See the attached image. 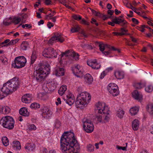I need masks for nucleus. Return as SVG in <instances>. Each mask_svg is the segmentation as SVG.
<instances>
[{
  "label": "nucleus",
  "instance_id": "nucleus-17",
  "mask_svg": "<svg viewBox=\"0 0 153 153\" xmlns=\"http://www.w3.org/2000/svg\"><path fill=\"white\" fill-rule=\"evenodd\" d=\"M42 115L44 118H48L51 116L52 112L47 107H44L42 109Z\"/></svg>",
  "mask_w": 153,
  "mask_h": 153
},
{
  "label": "nucleus",
  "instance_id": "nucleus-52",
  "mask_svg": "<svg viewBox=\"0 0 153 153\" xmlns=\"http://www.w3.org/2000/svg\"><path fill=\"white\" fill-rule=\"evenodd\" d=\"M60 123L58 121H56L55 124V127L56 128H59L60 126Z\"/></svg>",
  "mask_w": 153,
  "mask_h": 153
},
{
  "label": "nucleus",
  "instance_id": "nucleus-39",
  "mask_svg": "<svg viewBox=\"0 0 153 153\" xmlns=\"http://www.w3.org/2000/svg\"><path fill=\"white\" fill-rule=\"evenodd\" d=\"M40 105L38 103H32L30 106V107L31 109H36L40 108Z\"/></svg>",
  "mask_w": 153,
  "mask_h": 153
},
{
  "label": "nucleus",
  "instance_id": "nucleus-37",
  "mask_svg": "<svg viewBox=\"0 0 153 153\" xmlns=\"http://www.w3.org/2000/svg\"><path fill=\"white\" fill-rule=\"evenodd\" d=\"M124 111L123 110L119 109L117 112V115L118 117L122 118L124 115Z\"/></svg>",
  "mask_w": 153,
  "mask_h": 153
},
{
  "label": "nucleus",
  "instance_id": "nucleus-8",
  "mask_svg": "<svg viewBox=\"0 0 153 153\" xmlns=\"http://www.w3.org/2000/svg\"><path fill=\"white\" fill-rule=\"evenodd\" d=\"M109 92L114 96L118 95L119 92L117 85L114 83H109L107 87Z\"/></svg>",
  "mask_w": 153,
  "mask_h": 153
},
{
  "label": "nucleus",
  "instance_id": "nucleus-55",
  "mask_svg": "<svg viewBox=\"0 0 153 153\" xmlns=\"http://www.w3.org/2000/svg\"><path fill=\"white\" fill-rule=\"evenodd\" d=\"M116 148L118 149H122L123 150H126V147H125L120 146H117Z\"/></svg>",
  "mask_w": 153,
  "mask_h": 153
},
{
  "label": "nucleus",
  "instance_id": "nucleus-48",
  "mask_svg": "<svg viewBox=\"0 0 153 153\" xmlns=\"http://www.w3.org/2000/svg\"><path fill=\"white\" fill-rule=\"evenodd\" d=\"M73 17L74 19L78 21L82 19V17L79 15H74L73 16Z\"/></svg>",
  "mask_w": 153,
  "mask_h": 153
},
{
  "label": "nucleus",
  "instance_id": "nucleus-6",
  "mask_svg": "<svg viewBox=\"0 0 153 153\" xmlns=\"http://www.w3.org/2000/svg\"><path fill=\"white\" fill-rule=\"evenodd\" d=\"M95 106L96 109L98 111L97 112L99 114H105L106 113L110 112L105 103L98 102L96 104Z\"/></svg>",
  "mask_w": 153,
  "mask_h": 153
},
{
  "label": "nucleus",
  "instance_id": "nucleus-19",
  "mask_svg": "<svg viewBox=\"0 0 153 153\" xmlns=\"http://www.w3.org/2000/svg\"><path fill=\"white\" fill-rule=\"evenodd\" d=\"M133 97L135 99L139 101H141L143 99V96L142 94L137 90H135L132 93Z\"/></svg>",
  "mask_w": 153,
  "mask_h": 153
},
{
  "label": "nucleus",
  "instance_id": "nucleus-24",
  "mask_svg": "<svg viewBox=\"0 0 153 153\" xmlns=\"http://www.w3.org/2000/svg\"><path fill=\"white\" fill-rule=\"evenodd\" d=\"M114 75L118 79H121L124 77V73L122 71H116L114 72Z\"/></svg>",
  "mask_w": 153,
  "mask_h": 153
},
{
  "label": "nucleus",
  "instance_id": "nucleus-41",
  "mask_svg": "<svg viewBox=\"0 0 153 153\" xmlns=\"http://www.w3.org/2000/svg\"><path fill=\"white\" fill-rule=\"evenodd\" d=\"M80 29V27L78 26L75 25L73 27H72L71 30V31L72 33H74L78 31Z\"/></svg>",
  "mask_w": 153,
  "mask_h": 153
},
{
  "label": "nucleus",
  "instance_id": "nucleus-35",
  "mask_svg": "<svg viewBox=\"0 0 153 153\" xmlns=\"http://www.w3.org/2000/svg\"><path fill=\"white\" fill-rule=\"evenodd\" d=\"M72 50H68L64 52H62V54L60 55L61 56V58H62L64 56H71V55H72L71 54V53H72Z\"/></svg>",
  "mask_w": 153,
  "mask_h": 153
},
{
  "label": "nucleus",
  "instance_id": "nucleus-27",
  "mask_svg": "<svg viewBox=\"0 0 153 153\" xmlns=\"http://www.w3.org/2000/svg\"><path fill=\"white\" fill-rule=\"evenodd\" d=\"M67 87L66 85H62L59 88L58 92L59 94L62 96L63 95L67 90Z\"/></svg>",
  "mask_w": 153,
  "mask_h": 153
},
{
  "label": "nucleus",
  "instance_id": "nucleus-43",
  "mask_svg": "<svg viewBox=\"0 0 153 153\" xmlns=\"http://www.w3.org/2000/svg\"><path fill=\"white\" fill-rule=\"evenodd\" d=\"M72 56L73 58L75 60H78L79 59V54L78 53H76L74 52L73 51H72V53H71Z\"/></svg>",
  "mask_w": 153,
  "mask_h": 153
},
{
  "label": "nucleus",
  "instance_id": "nucleus-49",
  "mask_svg": "<svg viewBox=\"0 0 153 153\" xmlns=\"http://www.w3.org/2000/svg\"><path fill=\"white\" fill-rule=\"evenodd\" d=\"M36 128L34 124H32L29 126V130H35L36 129Z\"/></svg>",
  "mask_w": 153,
  "mask_h": 153
},
{
  "label": "nucleus",
  "instance_id": "nucleus-29",
  "mask_svg": "<svg viewBox=\"0 0 153 153\" xmlns=\"http://www.w3.org/2000/svg\"><path fill=\"white\" fill-rule=\"evenodd\" d=\"M99 49L100 51H103L104 50L105 48H110V46L106 44H105L103 43H101L99 44Z\"/></svg>",
  "mask_w": 153,
  "mask_h": 153
},
{
  "label": "nucleus",
  "instance_id": "nucleus-51",
  "mask_svg": "<svg viewBox=\"0 0 153 153\" xmlns=\"http://www.w3.org/2000/svg\"><path fill=\"white\" fill-rule=\"evenodd\" d=\"M27 15L26 14H22L21 15V17H20V18H21L22 20V22H23L24 21H25V19H26L27 17Z\"/></svg>",
  "mask_w": 153,
  "mask_h": 153
},
{
  "label": "nucleus",
  "instance_id": "nucleus-13",
  "mask_svg": "<svg viewBox=\"0 0 153 153\" xmlns=\"http://www.w3.org/2000/svg\"><path fill=\"white\" fill-rule=\"evenodd\" d=\"M73 73L77 77H82L83 75V68L79 65H76L72 68Z\"/></svg>",
  "mask_w": 153,
  "mask_h": 153
},
{
  "label": "nucleus",
  "instance_id": "nucleus-34",
  "mask_svg": "<svg viewBox=\"0 0 153 153\" xmlns=\"http://www.w3.org/2000/svg\"><path fill=\"white\" fill-rule=\"evenodd\" d=\"M13 147H15L17 149L20 150L21 149V146L20 142L18 141H14Z\"/></svg>",
  "mask_w": 153,
  "mask_h": 153
},
{
  "label": "nucleus",
  "instance_id": "nucleus-12",
  "mask_svg": "<svg viewBox=\"0 0 153 153\" xmlns=\"http://www.w3.org/2000/svg\"><path fill=\"white\" fill-rule=\"evenodd\" d=\"M115 23L119 25L121 24V25L122 26H126L127 22L123 19H120V18L116 17L113 19L112 22H108V23L109 25H111L112 26H114L115 25Z\"/></svg>",
  "mask_w": 153,
  "mask_h": 153
},
{
  "label": "nucleus",
  "instance_id": "nucleus-38",
  "mask_svg": "<svg viewBox=\"0 0 153 153\" xmlns=\"http://www.w3.org/2000/svg\"><path fill=\"white\" fill-rule=\"evenodd\" d=\"M2 141L3 145L5 146H7L9 144L8 139L5 137H3L2 138Z\"/></svg>",
  "mask_w": 153,
  "mask_h": 153
},
{
  "label": "nucleus",
  "instance_id": "nucleus-23",
  "mask_svg": "<svg viewBox=\"0 0 153 153\" xmlns=\"http://www.w3.org/2000/svg\"><path fill=\"white\" fill-rule=\"evenodd\" d=\"M84 79L85 82L88 84H91L93 81L92 76L89 74H87L85 75Z\"/></svg>",
  "mask_w": 153,
  "mask_h": 153
},
{
  "label": "nucleus",
  "instance_id": "nucleus-33",
  "mask_svg": "<svg viewBox=\"0 0 153 153\" xmlns=\"http://www.w3.org/2000/svg\"><path fill=\"white\" fill-rule=\"evenodd\" d=\"M19 41V39H18L12 40L10 41V42L8 43L5 44V45H4L3 46L5 47H7L8 46L13 45L15 44H16V43H17Z\"/></svg>",
  "mask_w": 153,
  "mask_h": 153
},
{
  "label": "nucleus",
  "instance_id": "nucleus-26",
  "mask_svg": "<svg viewBox=\"0 0 153 153\" xmlns=\"http://www.w3.org/2000/svg\"><path fill=\"white\" fill-rule=\"evenodd\" d=\"M139 122L138 120H134L132 123V127L133 130L136 131L139 127Z\"/></svg>",
  "mask_w": 153,
  "mask_h": 153
},
{
  "label": "nucleus",
  "instance_id": "nucleus-3",
  "mask_svg": "<svg viewBox=\"0 0 153 153\" xmlns=\"http://www.w3.org/2000/svg\"><path fill=\"white\" fill-rule=\"evenodd\" d=\"M79 93L77 96L76 100L75 101V105L76 108H82L88 103L91 99L89 94L83 92Z\"/></svg>",
  "mask_w": 153,
  "mask_h": 153
},
{
  "label": "nucleus",
  "instance_id": "nucleus-59",
  "mask_svg": "<svg viewBox=\"0 0 153 153\" xmlns=\"http://www.w3.org/2000/svg\"><path fill=\"white\" fill-rule=\"evenodd\" d=\"M113 34L114 35L116 36H122L123 35V33H118V32H113Z\"/></svg>",
  "mask_w": 153,
  "mask_h": 153
},
{
  "label": "nucleus",
  "instance_id": "nucleus-25",
  "mask_svg": "<svg viewBox=\"0 0 153 153\" xmlns=\"http://www.w3.org/2000/svg\"><path fill=\"white\" fill-rule=\"evenodd\" d=\"M19 114L24 116H28L27 109V108L23 107L21 108L19 110Z\"/></svg>",
  "mask_w": 153,
  "mask_h": 153
},
{
  "label": "nucleus",
  "instance_id": "nucleus-64",
  "mask_svg": "<svg viewBox=\"0 0 153 153\" xmlns=\"http://www.w3.org/2000/svg\"><path fill=\"white\" fill-rule=\"evenodd\" d=\"M59 3L65 5L66 2V0H58Z\"/></svg>",
  "mask_w": 153,
  "mask_h": 153
},
{
  "label": "nucleus",
  "instance_id": "nucleus-14",
  "mask_svg": "<svg viewBox=\"0 0 153 153\" xmlns=\"http://www.w3.org/2000/svg\"><path fill=\"white\" fill-rule=\"evenodd\" d=\"M65 40L63 37L62 36L61 34L56 33L54 36H53L48 41V42L52 44L54 41L59 42L61 43L63 42Z\"/></svg>",
  "mask_w": 153,
  "mask_h": 153
},
{
  "label": "nucleus",
  "instance_id": "nucleus-54",
  "mask_svg": "<svg viewBox=\"0 0 153 153\" xmlns=\"http://www.w3.org/2000/svg\"><path fill=\"white\" fill-rule=\"evenodd\" d=\"M47 26L49 28H51L52 27H53L54 25L51 22H48L47 24Z\"/></svg>",
  "mask_w": 153,
  "mask_h": 153
},
{
  "label": "nucleus",
  "instance_id": "nucleus-11",
  "mask_svg": "<svg viewBox=\"0 0 153 153\" xmlns=\"http://www.w3.org/2000/svg\"><path fill=\"white\" fill-rule=\"evenodd\" d=\"M110 112H108L105 114L102 113L101 115H97L96 116L97 120L102 123H105L108 122L110 119Z\"/></svg>",
  "mask_w": 153,
  "mask_h": 153
},
{
  "label": "nucleus",
  "instance_id": "nucleus-46",
  "mask_svg": "<svg viewBox=\"0 0 153 153\" xmlns=\"http://www.w3.org/2000/svg\"><path fill=\"white\" fill-rule=\"evenodd\" d=\"M145 91L148 92H152L153 89V87L151 85H149L147 86L145 88Z\"/></svg>",
  "mask_w": 153,
  "mask_h": 153
},
{
  "label": "nucleus",
  "instance_id": "nucleus-58",
  "mask_svg": "<svg viewBox=\"0 0 153 153\" xmlns=\"http://www.w3.org/2000/svg\"><path fill=\"white\" fill-rule=\"evenodd\" d=\"M10 42V40L9 39H7L5 40L4 42H1V44L2 45H5L4 44H7Z\"/></svg>",
  "mask_w": 153,
  "mask_h": 153
},
{
  "label": "nucleus",
  "instance_id": "nucleus-30",
  "mask_svg": "<svg viewBox=\"0 0 153 153\" xmlns=\"http://www.w3.org/2000/svg\"><path fill=\"white\" fill-rule=\"evenodd\" d=\"M138 111V108L135 107L131 108L130 110V112L132 115H134L137 114Z\"/></svg>",
  "mask_w": 153,
  "mask_h": 153
},
{
  "label": "nucleus",
  "instance_id": "nucleus-20",
  "mask_svg": "<svg viewBox=\"0 0 153 153\" xmlns=\"http://www.w3.org/2000/svg\"><path fill=\"white\" fill-rule=\"evenodd\" d=\"M145 85L146 83L142 81L136 82L133 84V86L135 88L138 89H140L143 88Z\"/></svg>",
  "mask_w": 153,
  "mask_h": 153
},
{
  "label": "nucleus",
  "instance_id": "nucleus-50",
  "mask_svg": "<svg viewBox=\"0 0 153 153\" xmlns=\"http://www.w3.org/2000/svg\"><path fill=\"white\" fill-rule=\"evenodd\" d=\"M81 23L82 24H84L86 25H89V23L85 20L84 19H82L81 21Z\"/></svg>",
  "mask_w": 153,
  "mask_h": 153
},
{
  "label": "nucleus",
  "instance_id": "nucleus-9",
  "mask_svg": "<svg viewBox=\"0 0 153 153\" xmlns=\"http://www.w3.org/2000/svg\"><path fill=\"white\" fill-rule=\"evenodd\" d=\"M7 82L10 88L13 93L17 90L19 88V82L16 77H14L8 81Z\"/></svg>",
  "mask_w": 153,
  "mask_h": 153
},
{
  "label": "nucleus",
  "instance_id": "nucleus-53",
  "mask_svg": "<svg viewBox=\"0 0 153 153\" xmlns=\"http://www.w3.org/2000/svg\"><path fill=\"white\" fill-rule=\"evenodd\" d=\"M91 11L92 13L96 16H99L100 14V13L97 12L94 10H92Z\"/></svg>",
  "mask_w": 153,
  "mask_h": 153
},
{
  "label": "nucleus",
  "instance_id": "nucleus-18",
  "mask_svg": "<svg viewBox=\"0 0 153 153\" xmlns=\"http://www.w3.org/2000/svg\"><path fill=\"white\" fill-rule=\"evenodd\" d=\"M65 102L69 105H71L74 102L75 98L74 95L71 93L69 94L66 95V98L65 100Z\"/></svg>",
  "mask_w": 153,
  "mask_h": 153
},
{
  "label": "nucleus",
  "instance_id": "nucleus-1",
  "mask_svg": "<svg viewBox=\"0 0 153 153\" xmlns=\"http://www.w3.org/2000/svg\"><path fill=\"white\" fill-rule=\"evenodd\" d=\"M61 149L63 153H79V146L74 133L65 132L60 140Z\"/></svg>",
  "mask_w": 153,
  "mask_h": 153
},
{
  "label": "nucleus",
  "instance_id": "nucleus-56",
  "mask_svg": "<svg viewBox=\"0 0 153 153\" xmlns=\"http://www.w3.org/2000/svg\"><path fill=\"white\" fill-rule=\"evenodd\" d=\"M29 147H30V149L32 151H33L35 149V144L33 143H30L29 144Z\"/></svg>",
  "mask_w": 153,
  "mask_h": 153
},
{
  "label": "nucleus",
  "instance_id": "nucleus-7",
  "mask_svg": "<svg viewBox=\"0 0 153 153\" xmlns=\"http://www.w3.org/2000/svg\"><path fill=\"white\" fill-rule=\"evenodd\" d=\"M83 123L84 129L86 132L91 133L93 131V125L90 120L84 119L83 120Z\"/></svg>",
  "mask_w": 153,
  "mask_h": 153
},
{
  "label": "nucleus",
  "instance_id": "nucleus-32",
  "mask_svg": "<svg viewBox=\"0 0 153 153\" xmlns=\"http://www.w3.org/2000/svg\"><path fill=\"white\" fill-rule=\"evenodd\" d=\"M29 46L28 42H23L21 45V48L22 50H26Z\"/></svg>",
  "mask_w": 153,
  "mask_h": 153
},
{
  "label": "nucleus",
  "instance_id": "nucleus-44",
  "mask_svg": "<svg viewBox=\"0 0 153 153\" xmlns=\"http://www.w3.org/2000/svg\"><path fill=\"white\" fill-rule=\"evenodd\" d=\"M58 54L56 52L54 49L52 48V52L51 53V58L52 57H56Z\"/></svg>",
  "mask_w": 153,
  "mask_h": 153
},
{
  "label": "nucleus",
  "instance_id": "nucleus-60",
  "mask_svg": "<svg viewBox=\"0 0 153 153\" xmlns=\"http://www.w3.org/2000/svg\"><path fill=\"white\" fill-rule=\"evenodd\" d=\"M146 25H142L141 26V27H140L139 30L142 32H143L144 31L145 29L144 28L145 27Z\"/></svg>",
  "mask_w": 153,
  "mask_h": 153
},
{
  "label": "nucleus",
  "instance_id": "nucleus-5",
  "mask_svg": "<svg viewBox=\"0 0 153 153\" xmlns=\"http://www.w3.org/2000/svg\"><path fill=\"white\" fill-rule=\"evenodd\" d=\"M26 62L24 56H19L15 58L14 63L12 64V66L17 68H21L25 65Z\"/></svg>",
  "mask_w": 153,
  "mask_h": 153
},
{
  "label": "nucleus",
  "instance_id": "nucleus-61",
  "mask_svg": "<svg viewBox=\"0 0 153 153\" xmlns=\"http://www.w3.org/2000/svg\"><path fill=\"white\" fill-rule=\"evenodd\" d=\"M85 46L88 49H92L93 48L92 46L91 45H89L88 44H85Z\"/></svg>",
  "mask_w": 153,
  "mask_h": 153
},
{
  "label": "nucleus",
  "instance_id": "nucleus-40",
  "mask_svg": "<svg viewBox=\"0 0 153 153\" xmlns=\"http://www.w3.org/2000/svg\"><path fill=\"white\" fill-rule=\"evenodd\" d=\"M21 20L22 19L20 17L14 18L11 21V22L12 23L13 22L15 23V24H17L21 21Z\"/></svg>",
  "mask_w": 153,
  "mask_h": 153
},
{
  "label": "nucleus",
  "instance_id": "nucleus-36",
  "mask_svg": "<svg viewBox=\"0 0 153 153\" xmlns=\"http://www.w3.org/2000/svg\"><path fill=\"white\" fill-rule=\"evenodd\" d=\"M10 111V109L8 107L6 106L1 108V113L4 114L9 113Z\"/></svg>",
  "mask_w": 153,
  "mask_h": 153
},
{
  "label": "nucleus",
  "instance_id": "nucleus-42",
  "mask_svg": "<svg viewBox=\"0 0 153 153\" xmlns=\"http://www.w3.org/2000/svg\"><path fill=\"white\" fill-rule=\"evenodd\" d=\"M36 57L35 56V52H33L31 56L30 64H32L35 61Z\"/></svg>",
  "mask_w": 153,
  "mask_h": 153
},
{
  "label": "nucleus",
  "instance_id": "nucleus-4",
  "mask_svg": "<svg viewBox=\"0 0 153 153\" xmlns=\"http://www.w3.org/2000/svg\"><path fill=\"white\" fill-rule=\"evenodd\" d=\"M14 123L13 117L10 116L2 117L0 121V123L2 126L9 130L13 129Z\"/></svg>",
  "mask_w": 153,
  "mask_h": 153
},
{
  "label": "nucleus",
  "instance_id": "nucleus-21",
  "mask_svg": "<svg viewBox=\"0 0 153 153\" xmlns=\"http://www.w3.org/2000/svg\"><path fill=\"white\" fill-rule=\"evenodd\" d=\"M52 48H50L45 49L43 52V56L47 58H51V53L52 52Z\"/></svg>",
  "mask_w": 153,
  "mask_h": 153
},
{
  "label": "nucleus",
  "instance_id": "nucleus-15",
  "mask_svg": "<svg viewBox=\"0 0 153 153\" xmlns=\"http://www.w3.org/2000/svg\"><path fill=\"white\" fill-rule=\"evenodd\" d=\"M1 91L6 96H7L10 94L13 93L12 90L9 86L8 83L7 82L4 84L3 87L1 88Z\"/></svg>",
  "mask_w": 153,
  "mask_h": 153
},
{
  "label": "nucleus",
  "instance_id": "nucleus-2",
  "mask_svg": "<svg viewBox=\"0 0 153 153\" xmlns=\"http://www.w3.org/2000/svg\"><path fill=\"white\" fill-rule=\"evenodd\" d=\"M50 71L49 65L47 62H44L41 64L38 70H36L34 77L38 81L41 82L50 73Z\"/></svg>",
  "mask_w": 153,
  "mask_h": 153
},
{
  "label": "nucleus",
  "instance_id": "nucleus-63",
  "mask_svg": "<svg viewBox=\"0 0 153 153\" xmlns=\"http://www.w3.org/2000/svg\"><path fill=\"white\" fill-rule=\"evenodd\" d=\"M131 41L134 43H137V39L132 36H130Z\"/></svg>",
  "mask_w": 153,
  "mask_h": 153
},
{
  "label": "nucleus",
  "instance_id": "nucleus-10",
  "mask_svg": "<svg viewBox=\"0 0 153 153\" xmlns=\"http://www.w3.org/2000/svg\"><path fill=\"white\" fill-rule=\"evenodd\" d=\"M63 64L62 61L60 60L57 64L55 68L53 73L57 76H62L64 74V70L62 68Z\"/></svg>",
  "mask_w": 153,
  "mask_h": 153
},
{
  "label": "nucleus",
  "instance_id": "nucleus-45",
  "mask_svg": "<svg viewBox=\"0 0 153 153\" xmlns=\"http://www.w3.org/2000/svg\"><path fill=\"white\" fill-rule=\"evenodd\" d=\"M26 95H28V94H26ZM21 100L23 102H25L26 103L28 102V100L27 97V96L25 95H24L22 97Z\"/></svg>",
  "mask_w": 153,
  "mask_h": 153
},
{
  "label": "nucleus",
  "instance_id": "nucleus-28",
  "mask_svg": "<svg viewBox=\"0 0 153 153\" xmlns=\"http://www.w3.org/2000/svg\"><path fill=\"white\" fill-rule=\"evenodd\" d=\"M147 110L151 114L153 115V105L151 103L149 104L146 106Z\"/></svg>",
  "mask_w": 153,
  "mask_h": 153
},
{
  "label": "nucleus",
  "instance_id": "nucleus-62",
  "mask_svg": "<svg viewBox=\"0 0 153 153\" xmlns=\"http://www.w3.org/2000/svg\"><path fill=\"white\" fill-rule=\"evenodd\" d=\"M132 22L135 24H137L139 23L138 21L134 18H132L131 19Z\"/></svg>",
  "mask_w": 153,
  "mask_h": 153
},
{
  "label": "nucleus",
  "instance_id": "nucleus-57",
  "mask_svg": "<svg viewBox=\"0 0 153 153\" xmlns=\"http://www.w3.org/2000/svg\"><path fill=\"white\" fill-rule=\"evenodd\" d=\"M120 30L121 31V33H123V35L125 34V33H126L128 32V30H127L123 27L121 28Z\"/></svg>",
  "mask_w": 153,
  "mask_h": 153
},
{
  "label": "nucleus",
  "instance_id": "nucleus-31",
  "mask_svg": "<svg viewBox=\"0 0 153 153\" xmlns=\"http://www.w3.org/2000/svg\"><path fill=\"white\" fill-rule=\"evenodd\" d=\"M49 85L47 84V83H44L42 86V89L45 93H49L51 92L49 88Z\"/></svg>",
  "mask_w": 153,
  "mask_h": 153
},
{
  "label": "nucleus",
  "instance_id": "nucleus-16",
  "mask_svg": "<svg viewBox=\"0 0 153 153\" xmlns=\"http://www.w3.org/2000/svg\"><path fill=\"white\" fill-rule=\"evenodd\" d=\"M87 64L94 69H99L101 67V65L97 62V61L96 59H91L88 61Z\"/></svg>",
  "mask_w": 153,
  "mask_h": 153
},
{
  "label": "nucleus",
  "instance_id": "nucleus-47",
  "mask_svg": "<svg viewBox=\"0 0 153 153\" xmlns=\"http://www.w3.org/2000/svg\"><path fill=\"white\" fill-rule=\"evenodd\" d=\"M88 150L90 152H93L94 151V146L93 145L89 144L87 146Z\"/></svg>",
  "mask_w": 153,
  "mask_h": 153
},
{
  "label": "nucleus",
  "instance_id": "nucleus-22",
  "mask_svg": "<svg viewBox=\"0 0 153 153\" xmlns=\"http://www.w3.org/2000/svg\"><path fill=\"white\" fill-rule=\"evenodd\" d=\"M47 84L49 85V88L51 91H53L56 88V83L54 80L48 82Z\"/></svg>",
  "mask_w": 153,
  "mask_h": 153
}]
</instances>
